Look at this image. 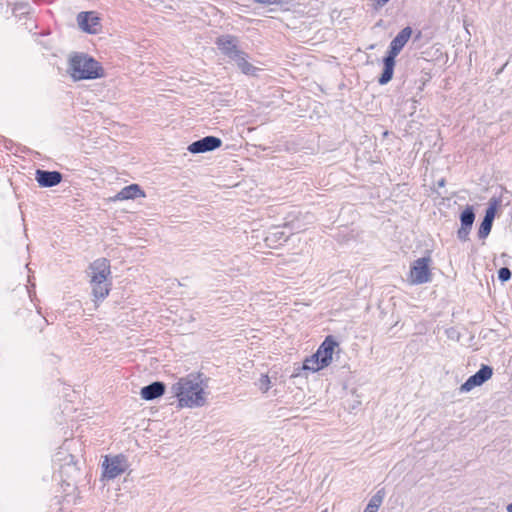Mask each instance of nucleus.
I'll list each match as a JSON object with an SVG mask.
<instances>
[{
	"label": "nucleus",
	"instance_id": "f257e3e1",
	"mask_svg": "<svg viewBox=\"0 0 512 512\" xmlns=\"http://www.w3.org/2000/svg\"><path fill=\"white\" fill-rule=\"evenodd\" d=\"M172 397L179 408H199L207 404L208 384L201 374L191 373L179 378L170 386Z\"/></svg>",
	"mask_w": 512,
	"mask_h": 512
},
{
	"label": "nucleus",
	"instance_id": "f03ea898",
	"mask_svg": "<svg viewBox=\"0 0 512 512\" xmlns=\"http://www.w3.org/2000/svg\"><path fill=\"white\" fill-rule=\"evenodd\" d=\"M67 73L74 81L94 80L105 76L101 64L83 53H75L69 56Z\"/></svg>",
	"mask_w": 512,
	"mask_h": 512
},
{
	"label": "nucleus",
	"instance_id": "7ed1b4c3",
	"mask_svg": "<svg viewBox=\"0 0 512 512\" xmlns=\"http://www.w3.org/2000/svg\"><path fill=\"white\" fill-rule=\"evenodd\" d=\"M88 275L94 301L104 300L109 295L111 289L109 261L105 258L96 259L90 264Z\"/></svg>",
	"mask_w": 512,
	"mask_h": 512
},
{
	"label": "nucleus",
	"instance_id": "20e7f679",
	"mask_svg": "<svg viewBox=\"0 0 512 512\" xmlns=\"http://www.w3.org/2000/svg\"><path fill=\"white\" fill-rule=\"evenodd\" d=\"M432 258L426 255L415 259L410 264L407 282L410 285H422L432 281Z\"/></svg>",
	"mask_w": 512,
	"mask_h": 512
},
{
	"label": "nucleus",
	"instance_id": "39448f33",
	"mask_svg": "<svg viewBox=\"0 0 512 512\" xmlns=\"http://www.w3.org/2000/svg\"><path fill=\"white\" fill-rule=\"evenodd\" d=\"M129 467L128 461L123 455L105 456L102 462V478L113 480L123 474Z\"/></svg>",
	"mask_w": 512,
	"mask_h": 512
},
{
	"label": "nucleus",
	"instance_id": "423d86ee",
	"mask_svg": "<svg viewBox=\"0 0 512 512\" xmlns=\"http://www.w3.org/2000/svg\"><path fill=\"white\" fill-rule=\"evenodd\" d=\"M493 370L488 365H482L481 368L472 376H470L459 388L461 393H469L474 388L481 386L491 379Z\"/></svg>",
	"mask_w": 512,
	"mask_h": 512
},
{
	"label": "nucleus",
	"instance_id": "0eeeda50",
	"mask_svg": "<svg viewBox=\"0 0 512 512\" xmlns=\"http://www.w3.org/2000/svg\"><path fill=\"white\" fill-rule=\"evenodd\" d=\"M77 24L83 32L88 34H98L102 28L100 17L94 11L80 12L77 15Z\"/></svg>",
	"mask_w": 512,
	"mask_h": 512
},
{
	"label": "nucleus",
	"instance_id": "6e6552de",
	"mask_svg": "<svg viewBox=\"0 0 512 512\" xmlns=\"http://www.w3.org/2000/svg\"><path fill=\"white\" fill-rule=\"evenodd\" d=\"M222 145L220 138L215 136H206L188 146V151L193 154L213 151Z\"/></svg>",
	"mask_w": 512,
	"mask_h": 512
},
{
	"label": "nucleus",
	"instance_id": "1a4fd4ad",
	"mask_svg": "<svg viewBox=\"0 0 512 512\" xmlns=\"http://www.w3.org/2000/svg\"><path fill=\"white\" fill-rule=\"evenodd\" d=\"M475 220V214L472 206H467L460 215L461 227L457 231V236L461 241L469 239V233Z\"/></svg>",
	"mask_w": 512,
	"mask_h": 512
},
{
	"label": "nucleus",
	"instance_id": "9d476101",
	"mask_svg": "<svg viewBox=\"0 0 512 512\" xmlns=\"http://www.w3.org/2000/svg\"><path fill=\"white\" fill-rule=\"evenodd\" d=\"M338 346L339 343L333 336H327L318 347L316 353L325 363L330 365L333 361V355Z\"/></svg>",
	"mask_w": 512,
	"mask_h": 512
},
{
	"label": "nucleus",
	"instance_id": "9b49d317",
	"mask_svg": "<svg viewBox=\"0 0 512 512\" xmlns=\"http://www.w3.org/2000/svg\"><path fill=\"white\" fill-rule=\"evenodd\" d=\"M412 35V29L410 27L403 28L397 36L391 41L388 55L396 57L406 43L409 41Z\"/></svg>",
	"mask_w": 512,
	"mask_h": 512
},
{
	"label": "nucleus",
	"instance_id": "f8f14e48",
	"mask_svg": "<svg viewBox=\"0 0 512 512\" xmlns=\"http://www.w3.org/2000/svg\"><path fill=\"white\" fill-rule=\"evenodd\" d=\"M35 179L41 187H53L62 180L61 173L57 171L36 170Z\"/></svg>",
	"mask_w": 512,
	"mask_h": 512
},
{
	"label": "nucleus",
	"instance_id": "ddd939ff",
	"mask_svg": "<svg viewBox=\"0 0 512 512\" xmlns=\"http://www.w3.org/2000/svg\"><path fill=\"white\" fill-rule=\"evenodd\" d=\"M218 48L232 61L241 51L237 48V39L233 36H222L217 41Z\"/></svg>",
	"mask_w": 512,
	"mask_h": 512
},
{
	"label": "nucleus",
	"instance_id": "4468645a",
	"mask_svg": "<svg viewBox=\"0 0 512 512\" xmlns=\"http://www.w3.org/2000/svg\"><path fill=\"white\" fill-rule=\"evenodd\" d=\"M497 212V202H490L486 209L484 219L479 227L478 235L480 238H486L491 232L492 223Z\"/></svg>",
	"mask_w": 512,
	"mask_h": 512
},
{
	"label": "nucleus",
	"instance_id": "2eb2a0df",
	"mask_svg": "<svg viewBox=\"0 0 512 512\" xmlns=\"http://www.w3.org/2000/svg\"><path fill=\"white\" fill-rule=\"evenodd\" d=\"M145 197L144 191L137 184H131L122 188L113 198V201H123Z\"/></svg>",
	"mask_w": 512,
	"mask_h": 512
},
{
	"label": "nucleus",
	"instance_id": "dca6fc26",
	"mask_svg": "<svg viewBox=\"0 0 512 512\" xmlns=\"http://www.w3.org/2000/svg\"><path fill=\"white\" fill-rule=\"evenodd\" d=\"M165 392V385L162 382H154L145 386L140 391L142 399L150 401L162 396Z\"/></svg>",
	"mask_w": 512,
	"mask_h": 512
},
{
	"label": "nucleus",
	"instance_id": "f3484780",
	"mask_svg": "<svg viewBox=\"0 0 512 512\" xmlns=\"http://www.w3.org/2000/svg\"><path fill=\"white\" fill-rule=\"evenodd\" d=\"M328 366L329 365L325 363L315 352L304 360L301 370L304 372L316 373Z\"/></svg>",
	"mask_w": 512,
	"mask_h": 512
},
{
	"label": "nucleus",
	"instance_id": "a211bd4d",
	"mask_svg": "<svg viewBox=\"0 0 512 512\" xmlns=\"http://www.w3.org/2000/svg\"><path fill=\"white\" fill-rule=\"evenodd\" d=\"M395 58L396 57L391 55H388L384 58V68L379 78V83L381 85L387 84L392 79L394 73Z\"/></svg>",
	"mask_w": 512,
	"mask_h": 512
},
{
	"label": "nucleus",
	"instance_id": "6ab92c4d",
	"mask_svg": "<svg viewBox=\"0 0 512 512\" xmlns=\"http://www.w3.org/2000/svg\"><path fill=\"white\" fill-rule=\"evenodd\" d=\"M233 61L244 74L255 75L258 70L247 60V55L242 51L236 55Z\"/></svg>",
	"mask_w": 512,
	"mask_h": 512
},
{
	"label": "nucleus",
	"instance_id": "aec40b11",
	"mask_svg": "<svg viewBox=\"0 0 512 512\" xmlns=\"http://www.w3.org/2000/svg\"><path fill=\"white\" fill-rule=\"evenodd\" d=\"M382 501L383 497L381 495L376 494L372 496L363 512H378Z\"/></svg>",
	"mask_w": 512,
	"mask_h": 512
},
{
	"label": "nucleus",
	"instance_id": "412c9836",
	"mask_svg": "<svg viewBox=\"0 0 512 512\" xmlns=\"http://www.w3.org/2000/svg\"><path fill=\"white\" fill-rule=\"evenodd\" d=\"M285 239L286 236L284 235V232L280 231L278 228H274V230L271 231L269 235L265 238V241L267 242L268 246H271L275 242Z\"/></svg>",
	"mask_w": 512,
	"mask_h": 512
},
{
	"label": "nucleus",
	"instance_id": "4be33fe9",
	"mask_svg": "<svg viewBox=\"0 0 512 512\" xmlns=\"http://www.w3.org/2000/svg\"><path fill=\"white\" fill-rule=\"evenodd\" d=\"M258 388L261 392L266 393L271 388V380L270 377L267 374L261 375V377L258 380Z\"/></svg>",
	"mask_w": 512,
	"mask_h": 512
},
{
	"label": "nucleus",
	"instance_id": "5701e85b",
	"mask_svg": "<svg viewBox=\"0 0 512 512\" xmlns=\"http://www.w3.org/2000/svg\"><path fill=\"white\" fill-rule=\"evenodd\" d=\"M498 278L502 282L508 281L511 278V271L508 268H506V267L501 268L498 271Z\"/></svg>",
	"mask_w": 512,
	"mask_h": 512
},
{
	"label": "nucleus",
	"instance_id": "b1692460",
	"mask_svg": "<svg viewBox=\"0 0 512 512\" xmlns=\"http://www.w3.org/2000/svg\"><path fill=\"white\" fill-rule=\"evenodd\" d=\"M390 0H373L374 6L376 8H382L385 6Z\"/></svg>",
	"mask_w": 512,
	"mask_h": 512
},
{
	"label": "nucleus",
	"instance_id": "393cba45",
	"mask_svg": "<svg viewBox=\"0 0 512 512\" xmlns=\"http://www.w3.org/2000/svg\"><path fill=\"white\" fill-rule=\"evenodd\" d=\"M66 459H67V464L70 466V468L75 470V463H74L73 456L72 455H68L66 457Z\"/></svg>",
	"mask_w": 512,
	"mask_h": 512
},
{
	"label": "nucleus",
	"instance_id": "a878e982",
	"mask_svg": "<svg viewBox=\"0 0 512 512\" xmlns=\"http://www.w3.org/2000/svg\"><path fill=\"white\" fill-rule=\"evenodd\" d=\"M254 1L257 3L267 4V5L276 3V0H254Z\"/></svg>",
	"mask_w": 512,
	"mask_h": 512
},
{
	"label": "nucleus",
	"instance_id": "bb28decb",
	"mask_svg": "<svg viewBox=\"0 0 512 512\" xmlns=\"http://www.w3.org/2000/svg\"><path fill=\"white\" fill-rule=\"evenodd\" d=\"M506 511H507V512H512V503H510V504H508V505L506 506Z\"/></svg>",
	"mask_w": 512,
	"mask_h": 512
}]
</instances>
